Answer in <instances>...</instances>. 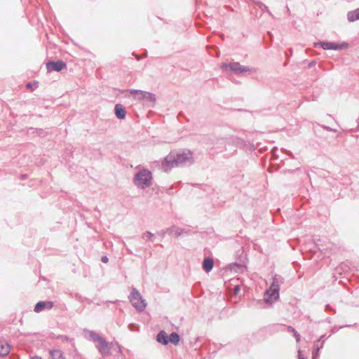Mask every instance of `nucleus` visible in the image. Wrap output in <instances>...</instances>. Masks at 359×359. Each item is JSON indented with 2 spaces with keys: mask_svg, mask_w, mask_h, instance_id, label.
Returning a JSON list of instances; mask_svg holds the SVG:
<instances>
[{
  "mask_svg": "<svg viewBox=\"0 0 359 359\" xmlns=\"http://www.w3.org/2000/svg\"><path fill=\"white\" fill-rule=\"evenodd\" d=\"M193 152L189 149H174L160 161L152 162L151 167L165 172H170L173 168L191 165L194 163Z\"/></svg>",
  "mask_w": 359,
  "mask_h": 359,
  "instance_id": "nucleus-1",
  "label": "nucleus"
},
{
  "mask_svg": "<svg viewBox=\"0 0 359 359\" xmlns=\"http://www.w3.org/2000/svg\"><path fill=\"white\" fill-rule=\"evenodd\" d=\"M152 180V172L147 168H142L135 174L133 183L137 187L145 189L151 186Z\"/></svg>",
  "mask_w": 359,
  "mask_h": 359,
  "instance_id": "nucleus-2",
  "label": "nucleus"
},
{
  "mask_svg": "<svg viewBox=\"0 0 359 359\" xmlns=\"http://www.w3.org/2000/svg\"><path fill=\"white\" fill-rule=\"evenodd\" d=\"M222 143L225 142V144L228 146L232 145L233 146V151L231 154V156L235 154L237 151L236 147L240 148H245L247 146H250V147H252L253 149H255L254 146L251 144L249 142L245 141L243 139L238 137L237 136H230L229 137H227L225 139V141L224 139L222 140Z\"/></svg>",
  "mask_w": 359,
  "mask_h": 359,
  "instance_id": "nucleus-3",
  "label": "nucleus"
},
{
  "mask_svg": "<svg viewBox=\"0 0 359 359\" xmlns=\"http://www.w3.org/2000/svg\"><path fill=\"white\" fill-rule=\"evenodd\" d=\"M222 69L223 70H229L236 74H243L250 71L249 67L243 66L238 62L222 63Z\"/></svg>",
  "mask_w": 359,
  "mask_h": 359,
  "instance_id": "nucleus-4",
  "label": "nucleus"
},
{
  "mask_svg": "<svg viewBox=\"0 0 359 359\" xmlns=\"http://www.w3.org/2000/svg\"><path fill=\"white\" fill-rule=\"evenodd\" d=\"M46 65L48 72H60L67 68L66 62L62 60H58L57 61L49 60L46 62Z\"/></svg>",
  "mask_w": 359,
  "mask_h": 359,
  "instance_id": "nucleus-5",
  "label": "nucleus"
},
{
  "mask_svg": "<svg viewBox=\"0 0 359 359\" xmlns=\"http://www.w3.org/2000/svg\"><path fill=\"white\" fill-rule=\"evenodd\" d=\"M97 343L96 348L102 355L105 356L111 354V345L104 337H102Z\"/></svg>",
  "mask_w": 359,
  "mask_h": 359,
  "instance_id": "nucleus-6",
  "label": "nucleus"
},
{
  "mask_svg": "<svg viewBox=\"0 0 359 359\" xmlns=\"http://www.w3.org/2000/svg\"><path fill=\"white\" fill-rule=\"evenodd\" d=\"M54 306V302L52 301H39L34 308L36 313H40L43 310H50Z\"/></svg>",
  "mask_w": 359,
  "mask_h": 359,
  "instance_id": "nucleus-7",
  "label": "nucleus"
},
{
  "mask_svg": "<svg viewBox=\"0 0 359 359\" xmlns=\"http://www.w3.org/2000/svg\"><path fill=\"white\" fill-rule=\"evenodd\" d=\"M320 46L323 50H339L340 48L338 46V43L330 41H320L313 43L314 47Z\"/></svg>",
  "mask_w": 359,
  "mask_h": 359,
  "instance_id": "nucleus-8",
  "label": "nucleus"
},
{
  "mask_svg": "<svg viewBox=\"0 0 359 359\" xmlns=\"http://www.w3.org/2000/svg\"><path fill=\"white\" fill-rule=\"evenodd\" d=\"M283 282L284 278L281 276L275 274L273 276V280L270 287L274 289L275 293L277 294V295H278V291H280V286L283 283Z\"/></svg>",
  "mask_w": 359,
  "mask_h": 359,
  "instance_id": "nucleus-9",
  "label": "nucleus"
},
{
  "mask_svg": "<svg viewBox=\"0 0 359 359\" xmlns=\"http://www.w3.org/2000/svg\"><path fill=\"white\" fill-rule=\"evenodd\" d=\"M264 300L268 303H271L279 298L280 291H278V295L275 293L274 289L269 287L265 292Z\"/></svg>",
  "mask_w": 359,
  "mask_h": 359,
  "instance_id": "nucleus-10",
  "label": "nucleus"
},
{
  "mask_svg": "<svg viewBox=\"0 0 359 359\" xmlns=\"http://www.w3.org/2000/svg\"><path fill=\"white\" fill-rule=\"evenodd\" d=\"M324 344V340L317 339L315 341L312 348V358H318L319 356L320 351L323 348Z\"/></svg>",
  "mask_w": 359,
  "mask_h": 359,
  "instance_id": "nucleus-11",
  "label": "nucleus"
},
{
  "mask_svg": "<svg viewBox=\"0 0 359 359\" xmlns=\"http://www.w3.org/2000/svg\"><path fill=\"white\" fill-rule=\"evenodd\" d=\"M156 341L162 345L166 346L169 344V335L165 330H161L156 335Z\"/></svg>",
  "mask_w": 359,
  "mask_h": 359,
  "instance_id": "nucleus-12",
  "label": "nucleus"
},
{
  "mask_svg": "<svg viewBox=\"0 0 359 359\" xmlns=\"http://www.w3.org/2000/svg\"><path fill=\"white\" fill-rule=\"evenodd\" d=\"M114 114L118 119L123 120L126 116V108L121 104H116L114 107Z\"/></svg>",
  "mask_w": 359,
  "mask_h": 359,
  "instance_id": "nucleus-13",
  "label": "nucleus"
},
{
  "mask_svg": "<svg viewBox=\"0 0 359 359\" xmlns=\"http://www.w3.org/2000/svg\"><path fill=\"white\" fill-rule=\"evenodd\" d=\"M11 346L6 340L0 341V356L5 357L8 355L11 351Z\"/></svg>",
  "mask_w": 359,
  "mask_h": 359,
  "instance_id": "nucleus-14",
  "label": "nucleus"
},
{
  "mask_svg": "<svg viewBox=\"0 0 359 359\" xmlns=\"http://www.w3.org/2000/svg\"><path fill=\"white\" fill-rule=\"evenodd\" d=\"M214 266V260L211 257H205L202 263L203 269L206 272L209 273L211 271Z\"/></svg>",
  "mask_w": 359,
  "mask_h": 359,
  "instance_id": "nucleus-15",
  "label": "nucleus"
},
{
  "mask_svg": "<svg viewBox=\"0 0 359 359\" xmlns=\"http://www.w3.org/2000/svg\"><path fill=\"white\" fill-rule=\"evenodd\" d=\"M133 304V306L135 308V309L139 311V312H142L143 311L146 306H147V302H146V300L142 298V297H141L140 299H139V300H137L135 302H133L131 303Z\"/></svg>",
  "mask_w": 359,
  "mask_h": 359,
  "instance_id": "nucleus-16",
  "label": "nucleus"
},
{
  "mask_svg": "<svg viewBox=\"0 0 359 359\" xmlns=\"http://www.w3.org/2000/svg\"><path fill=\"white\" fill-rule=\"evenodd\" d=\"M346 16L349 22H354L359 20V8L348 11Z\"/></svg>",
  "mask_w": 359,
  "mask_h": 359,
  "instance_id": "nucleus-17",
  "label": "nucleus"
},
{
  "mask_svg": "<svg viewBox=\"0 0 359 359\" xmlns=\"http://www.w3.org/2000/svg\"><path fill=\"white\" fill-rule=\"evenodd\" d=\"M29 134L36 135L41 137H45L48 135V132L41 128L30 127L27 130Z\"/></svg>",
  "mask_w": 359,
  "mask_h": 359,
  "instance_id": "nucleus-18",
  "label": "nucleus"
},
{
  "mask_svg": "<svg viewBox=\"0 0 359 359\" xmlns=\"http://www.w3.org/2000/svg\"><path fill=\"white\" fill-rule=\"evenodd\" d=\"M142 93V97H144V100H146L147 102H150L151 104V106L153 107L156 102V97L155 94L149 92H141Z\"/></svg>",
  "mask_w": 359,
  "mask_h": 359,
  "instance_id": "nucleus-19",
  "label": "nucleus"
},
{
  "mask_svg": "<svg viewBox=\"0 0 359 359\" xmlns=\"http://www.w3.org/2000/svg\"><path fill=\"white\" fill-rule=\"evenodd\" d=\"M180 339L181 338L180 334L176 332H172L169 334V343H171L175 346L179 344Z\"/></svg>",
  "mask_w": 359,
  "mask_h": 359,
  "instance_id": "nucleus-20",
  "label": "nucleus"
},
{
  "mask_svg": "<svg viewBox=\"0 0 359 359\" xmlns=\"http://www.w3.org/2000/svg\"><path fill=\"white\" fill-rule=\"evenodd\" d=\"M142 295L136 288H133L130 295L128 296L129 301L132 303L140 299Z\"/></svg>",
  "mask_w": 359,
  "mask_h": 359,
  "instance_id": "nucleus-21",
  "label": "nucleus"
},
{
  "mask_svg": "<svg viewBox=\"0 0 359 359\" xmlns=\"http://www.w3.org/2000/svg\"><path fill=\"white\" fill-rule=\"evenodd\" d=\"M49 353L53 359H66L60 350H50Z\"/></svg>",
  "mask_w": 359,
  "mask_h": 359,
  "instance_id": "nucleus-22",
  "label": "nucleus"
},
{
  "mask_svg": "<svg viewBox=\"0 0 359 359\" xmlns=\"http://www.w3.org/2000/svg\"><path fill=\"white\" fill-rule=\"evenodd\" d=\"M194 233L195 232H194L190 229H182V228L177 227V229L176 230L175 237L178 238L179 236H183V235H187V236L191 235L192 233Z\"/></svg>",
  "mask_w": 359,
  "mask_h": 359,
  "instance_id": "nucleus-23",
  "label": "nucleus"
},
{
  "mask_svg": "<svg viewBox=\"0 0 359 359\" xmlns=\"http://www.w3.org/2000/svg\"><path fill=\"white\" fill-rule=\"evenodd\" d=\"M88 339L93 342H98L99 340H100L102 338V336H100L99 334H97L95 331L89 330V331H88Z\"/></svg>",
  "mask_w": 359,
  "mask_h": 359,
  "instance_id": "nucleus-24",
  "label": "nucleus"
},
{
  "mask_svg": "<svg viewBox=\"0 0 359 359\" xmlns=\"http://www.w3.org/2000/svg\"><path fill=\"white\" fill-rule=\"evenodd\" d=\"M253 2L257 6H258L263 12H267L270 13L269 8L264 3L260 1L250 0Z\"/></svg>",
  "mask_w": 359,
  "mask_h": 359,
  "instance_id": "nucleus-25",
  "label": "nucleus"
},
{
  "mask_svg": "<svg viewBox=\"0 0 359 359\" xmlns=\"http://www.w3.org/2000/svg\"><path fill=\"white\" fill-rule=\"evenodd\" d=\"M141 92H145V91L144 90H135V89H130V94L134 96L135 99L140 100L144 99V97H142Z\"/></svg>",
  "mask_w": 359,
  "mask_h": 359,
  "instance_id": "nucleus-26",
  "label": "nucleus"
},
{
  "mask_svg": "<svg viewBox=\"0 0 359 359\" xmlns=\"http://www.w3.org/2000/svg\"><path fill=\"white\" fill-rule=\"evenodd\" d=\"M287 330L289 333L293 334L294 337L296 339L297 342L300 341L301 336L292 326H290V325L287 326Z\"/></svg>",
  "mask_w": 359,
  "mask_h": 359,
  "instance_id": "nucleus-27",
  "label": "nucleus"
},
{
  "mask_svg": "<svg viewBox=\"0 0 359 359\" xmlns=\"http://www.w3.org/2000/svg\"><path fill=\"white\" fill-rule=\"evenodd\" d=\"M74 297L78 300L79 302H87L88 304H91L92 303V300L86 298V297H82L80 294L79 293H75L74 295Z\"/></svg>",
  "mask_w": 359,
  "mask_h": 359,
  "instance_id": "nucleus-28",
  "label": "nucleus"
},
{
  "mask_svg": "<svg viewBox=\"0 0 359 359\" xmlns=\"http://www.w3.org/2000/svg\"><path fill=\"white\" fill-rule=\"evenodd\" d=\"M38 85H39V81H34L33 82H28L26 84V87L28 89H29L31 91H34L38 87Z\"/></svg>",
  "mask_w": 359,
  "mask_h": 359,
  "instance_id": "nucleus-29",
  "label": "nucleus"
},
{
  "mask_svg": "<svg viewBox=\"0 0 359 359\" xmlns=\"http://www.w3.org/2000/svg\"><path fill=\"white\" fill-rule=\"evenodd\" d=\"M177 227L175 226H172L170 228H168L165 229V231H166V233L169 234V235H171L172 233H174L175 236H176V230H177Z\"/></svg>",
  "mask_w": 359,
  "mask_h": 359,
  "instance_id": "nucleus-30",
  "label": "nucleus"
},
{
  "mask_svg": "<svg viewBox=\"0 0 359 359\" xmlns=\"http://www.w3.org/2000/svg\"><path fill=\"white\" fill-rule=\"evenodd\" d=\"M154 235L151 231H147L144 234L142 235V238H146L147 240H151L154 238Z\"/></svg>",
  "mask_w": 359,
  "mask_h": 359,
  "instance_id": "nucleus-31",
  "label": "nucleus"
},
{
  "mask_svg": "<svg viewBox=\"0 0 359 359\" xmlns=\"http://www.w3.org/2000/svg\"><path fill=\"white\" fill-rule=\"evenodd\" d=\"M347 267H348V266H347L346 264H341L339 267H337V268L336 269V271H337V272H338L339 273H341L339 272V271H340L341 269L346 271V270H347V269H346Z\"/></svg>",
  "mask_w": 359,
  "mask_h": 359,
  "instance_id": "nucleus-32",
  "label": "nucleus"
},
{
  "mask_svg": "<svg viewBox=\"0 0 359 359\" xmlns=\"http://www.w3.org/2000/svg\"><path fill=\"white\" fill-rule=\"evenodd\" d=\"M338 46L340 48V50H342L344 48H346L348 46V44L346 42H343L341 43H338Z\"/></svg>",
  "mask_w": 359,
  "mask_h": 359,
  "instance_id": "nucleus-33",
  "label": "nucleus"
},
{
  "mask_svg": "<svg viewBox=\"0 0 359 359\" xmlns=\"http://www.w3.org/2000/svg\"><path fill=\"white\" fill-rule=\"evenodd\" d=\"M78 215L80 217V218L81 219V220L84 221L86 222V224H88V226H90V224L86 221V218L85 215L81 212H79Z\"/></svg>",
  "mask_w": 359,
  "mask_h": 359,
  "instance_id": "nucleus-34",
  "label": "nucleus"
},
{
  "mask_svg": "<svg viewBox=\"0 0 359 359\" xmlns=\"http://www.w3.org/2000/svg\"><path fill=\"white\" fill-rule=\"evenodd\" d=\"M323 128H324L325 130H327L328 131H333V132H337V130L336 129H333L329 126H320Z\"/></svg>",
  "mask_w": 359,
  "mask_h": 359,
  "instance_id": "nucleus-35",
  "label": "nucleus"
},
{
  "mask_svg": "<svg viewBox=\"0 0 359 359\" xmlns=\"http://www.w3.org/2000/svg\"><path fill=\"white\" fill-rule=\"evenodd\" d=\"M57 338L61 339L63 341L68 340V337L66 335H58Z\"/></svg>",
  "mask_w": 359,
  "mask_h": 359,
  "instance_id": "nucleus-36",
  "label": "nucleus"
},
{
  "mask_svg": "<svg viewBox=\"0 0 359 359\" xmlns=\"http://www.w3.org/2000/svg\"><path fill=\"white\" fill-rule=\"evenodd\" d=\"M157 234L161 236L162 238H164L165 234H166L165 229V230H161V231H158L157 233Z\"/></svg>",
  "mask_w": 359,
  "mask_h": 359,
  "instance_id": "nucleus-37",
  "label": "nucleus"
},
{
  "mask_svg": "<svg viewBox=\"0 0 359 359\" xmlns=\"http://www.w3.org/2000/svg\"><path fill=\"white\" fill-rule=\"evenodd\" d=\"M316 64V60H311L309 64H308V68H312L313 67H314Z\"/></svg>",
  "mask_w": 359,
  "mask_h": 359,
  "instance_id": "nucleus-38",
  "label": "nucleus"
},
{
  "mask_svg": "<svg viewBox=\"0 0 359 359\" xmlns=\"http://www.w3.org/2000/svg\"><path fill=\"white\" fill-rule=\"evenodd\" d=\"M278 148L277 147H273V149H272V151H273V159H277L278 158V155H276V154L273 151L274 150L275 151H277Z\"/></svg>",
  "mask_w": 359,
  "mask_h": 359,
  "instance_id": "nucleus-39",
  "label": "nucleus"
},
{
  "mask_svg": "<svg viewBox=\"0 0 359 359\" xmlns=\"http://www.w3.org/2000/svg\"><path fill=\"white\" fill-rule=\"evenodd\" d=\"M101 261H102L103 263H107V262H108L109 259H108V257H107L106 255H104V256H102V257H101Z\"/></svg>",
  "mask_w": 359,
  "mask_h": 359,
  "instance_id": "nucleus-40",
  "label": "nucleus"
},
{
  "mask_svg": "<svg viewBox=\"0 0 359 359\" xmlns=\"http://www.w3.org/2000/svg\"><path fill=\"white\" fill-rule=\"evenodd\" d=\"M355 325V324H353V325H341V326H339V328H338L337 330L343 329V328H344V327H351V326H353V325Z\"/></svg>",
  "mask_w": 359,
  "mask_h": 359,
  "instance_id": "nucleus-41",
  "label": "nucleus"
},
{
  "mask_svg": "<svg viewBox=\"0 0 359 359\" xmlns=\"http://www.w3.org/2000/svg\"><path fill=\"white\" fill-rule=\"evenodd\" d=\"M239 291H240V286L239 285H236L234 287V292H235V294H237Z\"/></svg>",
  "mask_w": 359,
  "mask_h": 359,
  "instance_id": "nucleus-42",
  "label": "nucleus"
},
{
  "mask_svg": "<svg viewBox=\"0 0 359 359\" xmlns=\"http://www.w3.org/2000/svg\"><path fill=\"white\" fill-rule=\"evenodd\" d=\"M298 359H304V358L302 356V351L300 350L298 351Z\"/></svg>",
  "mask_w": 359,
  "mask_h": 359,
  "instance_id": "nucleus-43",
  "label": "nucleus"
},
{
  "mask_svg": "<svg viewBox=\"0 0 359 359\" xmlns=\"http://www.w3.org/2000/svg\"><path fill=\"white\" fill-rule=\"evenodd\" d=\"M325 310L327 311H333V309L330 307V306L329 304H327L325 306Z\"/></svg>",
  "mask_w": 359,
  "mask_h": 359,
  "instance_id": "nucleus-44",
  "label": "nucleus"
},
{
  "mask_svg": "<svg viewBox=\"0 0 359 359\" xmlns=\"http://www.w3.org/2000/svg\"><path fill=\"white\" fill-rule=\"evenodd\" d=\"M30 359H42V358L38 355H34L31 357Z\"/></svg>",
  "mask_w": 359,
  "mask_h": 359,
  "instance_id": "nucleus-45",
  "label": "nucleus"
},
{
  "mask_svg": "<svg viewBox=\"0 0 359 359\" xmlns=\"http://www.w3.org/2000/svg\"><path fill=\"white\" fill-rule=\"evenodd\" d=\"M286 153L290 156L293 157V154H292V153L291 151L286 150Z\"/></svg>",
  "mask_w": 359,
  "mask_h": 359,
  "instance_id": "nucleus-46",
  "label": "nucleus"
},
{
  "mask_svg": "<svg viewBox=\"0 0 359 359\" xmlns=\"http://www.w3.org/2000/svg\"><path fill=\"white\" fill-rule=\"evenodd\" d=\"M326 337V334H323L320 337V338L318 339H321V340H324L325 341V338Z\"/></svg>",
  "mask_w": 359,
  "mask_h": 359,
  "instance_id": "nucleus-47",
  "label": "nucleus"
},
{
  "mask_svg": "<svg viewBox=\"0 0 359 359\" xmlns=\"http://www.w3.org/2000/svg\"><path fill=\"white\" fill-rule=\"evenodd\" d=\"M215 56L219 57V53L218 50L215 48Z\"/></svg>",
  "mask_w": 359,
  "mask_h": 359,
  "instance_id": "nucleus-48",
  "label": "nucleus"
},
{
  "mask_svg": "<svg viewBox=\"0 0 359 359\" xmlns=\"http://www.w3.org/2000/svg\"><path fill=\"white\" fill-rule=\"evenodd\" d=\"M26 177H27V175L26 174H22V175H20V178L22 179V180L25 179Z\"/></svg>",
  "mask_w": 359,
  "mask_h": 359,
  "instance_id": "nucleus-49",
  "label": "nucleus"
},
{
  "mask_svg": "<svg viewBox=\"0 0 359 359\" xmlns=\"http://www.w3.org/2000/svg\"><path fill=\"white\" fill-rule=\"evenodd\" d=\"M133 325H134V324H133V323L129 324V325H128L129 329H130V330H133L132 326H133Z\"/></svg>",
  "mask_w": 359,
  "mask_h": 359,
  "instance_id": "nucleus-50",
  "label": "nucleus"
},
{
  "mask_svg": "<svg viewBox=\"0 0 359 359\" xmlns=\"http://www.w3.org/2000/svg\"><path fill=\"white\" fill-rule=\"evenodd\" d=\"M116 346H117V347H118V351H121V346H120L119 344H116Z\"/></svg>",
  "mask_w": 359,
  "mask_h": 359,
  "instance_id": "nucleus-51",
  "label": "nucleus"
},
{
  "mask_svg": "<svg viewBox=\"0 0 359 359\" xmlns=\"http://www.w3.org/2000/svg\"><path fill=\"white\" fill-rule=\"evenodd\" d=\"M133 55H135L136 57V59L137 60H140V57L138 56V55H136L135 54L133 53Z\"/></svg>",
  "mask_w": 359,
  "mask_h": 359,
  "instance_id": "nucleus-52",
  "label": "nucleus"
},
{
  "mask_svg": "<svg viewBox=\"0 0 359 359\" xmlns=\"http://www.w3.org/2000/svg\"><path fill=\"white\" fill-rule=\"evenodd\" d=\"M235 264L237 265L239 268L243 267V266L241 264H238L237 263H235Z\"/></svg>",
  "mask_w": 359,
  "mask_h": 359,
  "instance_id": "nucleus-53",
  "label": "nucleus"
},
{
  "mask_svg": "<svg viewBox=\"0 0 359 359\" xmlns=\"http://www.w3.org/2000/svg\"><path fill=\"white\" fill-rule=\"evenodd\" d=\"M336 332V330H335V327H334L332 330V333H335Z\"/></svg>",
  "mask_w": 359,
  "mask_h": 359,
  "instance_id": "nucleus-54",
  "label": "nucleus"
},
{
  "mask_svg": "<svg viewBox=\"0 0 359 359\" xmlns=\"http://www.w3.org/2000/svg\"><path fill=\"white\" fill-rule=\"evenodd\" d=\"M147 50H145V53H144L143 57H147Z\"/></svg>",
  "mask_w": 359,
  "mask_h": 359,
  "instance_id": "nucleus-55",
  "label": "nucleus"
},
{
  "mask_svg": "<svg viewBox=\"0 0 359 359\" xmlns=\"http://www.w3.org/2000/svg\"><path fill=\"white\" fill-rule=\"evenodd\" d=\"M312 359H317V358H312Z\"/></svg>",
  "mask_w": 359,
  "mask_h": 359,
  "instance_id": "nucleus-56",
  "label": "nucleus"
}]
</instances>
